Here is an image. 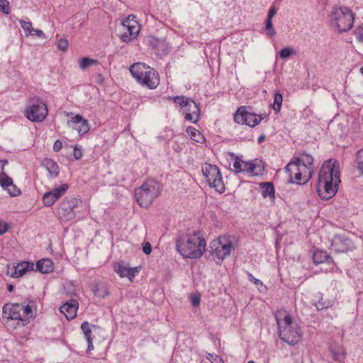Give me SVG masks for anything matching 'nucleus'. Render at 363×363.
I'll use <instances>...</instances> for the list:
<instances>
[{
  "label": "nucleus",
  "instance_id": "obj_1",
  "mask_svg": "<svg viewBox=\"0 0 363 363\" xmlns=\"http://www.w3.org/2000/svg\"><path fill=\"white\" fill-rule=\"evenodd\" d=\"M339 162L335 159L326 160L322 165L318 175L317 191L323 199H330L337 191L340 183Z\"/></svg>",
  "mask_w": 363,
  "mask_h": 363
},
{
  "label": "nucleus",
  "instance_id": "obj_2",
  "mask_svg": "<svg viewBox=\"0 0 363 363\" xmlns=\"http://www.w3.org/2000/svg\"><path fill=\"white\" fill-rule=\"evenodd\" d=\"M177 250L184 257L199 259L206 251V242L199 232L188 233L177 240Z\"/></svg>",
  "mask_w": 363,
  "mask_h": 363
},
{
  "label": "nucleus",
  "instance_id": "obj_3",
  "mask_svg": "<svg viewBox=\"0 0 363 363\" xmlns=\"http://www.w3.org/2000/svg\"><path fill=\"white\" fill-rule=\"evenodd\" d=\"M285 169L289 174L291 182L298 184H306L313 175V158L310 155H302L301 158L289 162Z\"/></svg>",
  "mask_w": 363,
  "mask_h": 363
},
{
  "label": "nucleus",
  "instance_id": "obj_4",
  "mask_svg": "<svg viewBox=\"0 0 363 363\" xmlns=\"http://www.w3.org/2000/svg\"><path fill=\"white\" fill-rule=\"evenodd\" d=\"M281 339L289 345H296L301 340V333L292 317L285 310H279L274 313Z\"/></svg>",
  "mask_w": 363,
  "mask_h": 363
},
{
  "label": "nucleus",
  "instance_id": "obj_5",
  "mask_svg": "<svg viewBox=\"0 0 363 363\" xmlns=\"http://www.w3.org/2000/svg\"><path fill=\"white\" fill-rule=\"evenodd\" d=\"M130 72L139 84L150 89L157 88L160 84L157 72L144 63H134L130 67Z\"/></svg>",
  "mask_w": 363,
  "mask_h": 363
},
{
  "label": "nucleus",
  "instance_id": "obj_6",
  "mask_svg": "<svg viewBox=\"0 0 363 363\" xmlns=\"http://www.w3.org/2000/svg\"><path fill=\"white\" fill-rule=\"evenodd\" d=\"M238 245L239 240L235 236L223 235L211 242V254L215 259L222 262L231 255Z\"/></svg>",
  "mask_w": 363,
  "mask_h": 363
},
{
  "label": "nucleus",
  "instance_id": "obj_7",
  "mask_svg": "<svg viewBox=\"0 0 363 363\" xmlns=\"http://www.w3.org/2000/svg\"><path fill=\"white\" fill-rule=\"evenodd\" d=\"M354 21V14L345 6H333L329 14L330 26L340 33L351 29Z\"/></svg>",
  "mask_w": 363,
  "mask_h": 363
},
{
  "label": "nucleus",
  "instance_id": "obj_8",
  "mask_svg": "<svg viewBox=\"0 0 363 363\" xmlns=\"http://www.w3.org/2000/svg\"><path fill=\"white\" fill-rule=\"evenodd\" d=\"M4 317L17 321L18 326H24L33 318L31 307L23 303H7L3 307Z\"/></svg>",
  "mask_w": 363,
  "mask_h": 363
},
{
  "label": "nucleus",
  "instance_id": "obj_9",
  "mask_svg": "<svg viewBox=\"0 0 363 363\" xmlns=\"http://www.w3.org/2000/svg\"><path fill=\"white\" fill-rule=\"evenodd\" d=\"M162 187L154 179H147L139 188L135 189V196L137 202L142 207H148L159 196Z\"/></svg>",
  "mask_w": 363,
  "mask_h": 363
},
{
  "label": "nucleus",
  "instance_id": "obj_10",
  "mask_svg": "<svg viewBox=\"0 0 363 363\" xmlns=\"http://www.w3.org/2000/svg\"><path fill=\"white\" fill-rule=\"evenodd\" d=\"M25 116L32 122H42L48 113V106L40 98L31 99L25 111Z\"/></svg>",
  "mask_w": 363,
  "mask_h": 363
},
{
  "label": "nucleus",
  "instance_id": "obj_11",
  "mask_svg": "<svg viewBox=\"0 0 363 363\" xmlns=\"http://www.w3.org/2000/svg\"><path fill=\"white\" fill-rule=\"evenodd\" d=\"M174 102L180 107V111L184 115L186 121L196 123L199 120L200 109L197 104L185 96L173 98Z\"/></svg>",
  "mask_w": 363,
  "mask_h": 363
},
{
  "label": "nucleus",
  "instance_id": "obj_12",
  "mask_svg": "<svg viewBox=\"0 0 363 363\" xmlns=\"http://www.w3.org/2000/svg\"><path fill=\"white\" fill-rule=\"evenodd\" d=\"M201 171L206 182L211 187L214 188L219 193L224 192L225 186L221 173L216 165L205 163L202 166Z\"/></svg>",
  "mask_w": 363,
  "mask_h": 363
},
{
  "label": "nucleus",
  "instance_id": "obj_13",
  "mask_svg": "<svg viewBox=\"0 0 363 363\" xmlns=\"http://www.w3.org/2000/svg\"><path fill=\"white\" fill-rule=\"evenodd\" d=\"M79 200L75 198L65 199L58 208V218L62 221L73 220L75 216L74 209L77 207Z\"/></svg>",
  "mask_w": 363,
  "mask_h": 363
},
{
  "label": "nucleus",
  "instance_id": "obj_14",
  "mask_svg": "<svg viewBox=\"0 0 363 363\" xmlns=\"http://www.w3.org/2000/svg\"><path fill=\"white\" fill-rule=\"evenodd\" d=\"M122 24L124 29L126 30L121 38L123 42H130L138 36L140 27L135 20V16L129 15L123 20Z\"/></svg>",
  "mask_w": 363,
  "mask_h": 363
},
{
  "label": "nucleus",
  "instance_id": "obj_15",
  "mask_svg": "<svg viewBox=\"0 0 363 363\" xmlns=\"http://www.w3.org/2000/svg\"><path fill=\"white\" fill-rule=\"evenodd\" d=\"M234 120L239 124L255 127L259 123L262 118L260 116L247 112L245 106H241L235 113Z\"/></svg>",
  "mask_w": 363,
  "mask_h": 363
},
{
  "label": "nucleus",
  "instance_id": "obj_16",
  "mask_svg": "<svg viewBox=\"0 0 363 363\" xmlns=\"http://www.w3.org/2000/svg\"><path fill=\"white\" fill-rule=\"evenodd\" d=\"M6 164L7 160L0 161V185L11 196H16L20 194V189L13 184V180L3 172L4 167Z\"/></svg>",
  "mask_w": 363,
  "mask_h": 363
},
{
  "label": "nucleus",
  "instance_id": "obj_17",
  "mask_svg": "<svg viewBox=\"0 0 363 363\" xmlns=\"http://www.w3.org/2000/svg\"><path fill=\"white\" fill-rule=\"evenodd\" d=\"M34 264L28 262H22L16 265L9 264L6 274L13 278H18L23 276L27 272L33 270Z\"/></svg>",
  "mask_w": 363,
  "mask_h": 363
},
{
  "label": "nucleus",
  "instance_id": "obj_18",
  "mask_svg": "<svg viewBox=\"0 0 363 363\" xmlns=\"http://www.w3.org/2000/svg\"><path fill=\"white\" fill-rule=\"evenodd\" d=\"M68 189V185L63 184L58 187L55 188L52 191L46 192L43 196V201L45 206H52L57 200L65 194Z\"/></svg>",
  "mask_w": 363,
  "mask_h": 363
},
{
  "label": "nucleus",
  "instance_id": "obj_19",
  "mask_svg": "<svg viewBox=\"0 0 363 363\" xmlns=\"http://www.w3.org/2000/svg\"><path fill=\"white\" fill-rule=\"evenodd\" d=\"M114 270L121 278L128 277L130 281H133L135 275L139 273L140 267H129L123 263H118L114 265Z\"/></svg>",
  "mask_w": 363,
  "mask_h": 363
},
{
  "label": "nucleus",
  "instance_id": "obj_20",
  "mask_svg": "<svg viewBox=\"0 0 363 363\" xmlns=\"http://www.w3.org/2000/svg\"><path fill=\"white\" fill-rule=\"evenodd\" d=\"M351 241L341 235H335L331 240V248L336 252H347L350 248Z\"/></svg>",
  "mask_w": 363,
  "mask_h": 363
},
{
  "label": "nucleus",
  "instance_id": "obj_21",
  "mask_svg": "<svg viewBox=\"0 0 363 363\" xmlns=\"http://www.w3.org/2000/svg\"><path fill=\"white\" fill-rule=\"evenodd\" d=\"M78 306V302L76 300L72 299L64 303L60 308V311L65 315L67 320L73 319L77 315Z\"/></svg>",
  "mask_w": 363,
  "mask_h": 363
},
{
  "label": "nucleus",
  "instance_id": "obj_22",
  "mask_svg": "<svg viewBox=\"0 0 363 363\" xmlns=\"http://www.w3.org/2000/svg\"><path fill=\"white\" fill-rule=\"evenodd\" d=\"M330 354L333 360L342 363L346 357L345 348L338 343H333L329 348Z\"/></svg>",
  "mask_w": 363,
  "mask_h": 363
},
{
  "label": "nucleus",
  "instance_id": "obj_23",
  "mask_svg": "<svg viewBox=\"0 0 363 363\" xmlns=\"http://www.w3.org/2000/svg\"><path fill=\"white\" fill-rule=\"evenodd\" d=\"M18 22L25 31L26 36L37 35L39 38H45L44 33L41 30L34 29L30 21L19 20Z\"/></svg>",
  "mask_w": 363,
  "mask_h": 363
},
{
  "label": "nucleus",
  "instance_id": "obj_24",
  "mask_svg": "<svg viewBox=\"0 0 363 363\" xmlns=\"http://www.w3.org/2000/svg\"><path fill=\"white\" fill-rule=\"evenodd\" d=\"M36 268L43 274H48L53 271L54 264L50 259H42L36 263Z\"/></svg>",
  "mask_w": 363,
  "mask_h": 363
},
{
  "label": "nucleus",
  "instance_id": "obj_25",
  "mask_svg": "<svg viewBox=\"0 0 363 363\" xmlns=\"http://www.w3.org/2000/svg\"><path fill=\"white\" fill-rule=\"evenodd\" d=\"M43 166L47 169L51 177H55L59 174V167L54 160L46 158L43 161Z\"/></svg>",
  "mask_w": 363,
  "mask_h": 363
},
{
  "label": "nucleus",
  "instance_id": "obj_26",
  "mask_svg": "<svg viewBox=\"0 0 363 363\" xmlns=\"http://www.w3.org/2000/svg\"><path fill=\"white\" fill-rule=\"evenodd\" d=\"M262 196L264 198L269 197L272 201L275 199V191L272 183L264 182L260 184Z\"/></svg>",
  "mask_w": 363,
  "mask_h": 363
},
{
  "label": "nucleus",
  "instance_id": "obj_27",
  "mask_svg": "<svg viewBox=\"0 0 363 363\" xmlns=\"http://www.w3.org/2000/svg\"><path fill=\"white\" fill-rule=\"evenodd\" d=\"M186 131H187L189 135L190 136V138L194 142L201 143V144H202L205 142V137L198 130H196L192 127H188L186 129Z\"/></svg>",
  "mask_w": 363,
  "mask_h": 363
},
{
  "label": "nucleus",
  "instance_id": "obj_28",
  "mask_svg": "<svg viewBox=\"0 0 363 363\" xmlns=\"http://www.w3.org/2000/svg\"><path fill=\"white\" fill-rule=\"evenodd\" d=\"M313 261L315 264L323 263L328 262L330 259L328 253L323 250H317L313 254Z\"/></svg>",
  "mask_w": 363,
  "mask_h": 363
},
{
  "label": "nucleus",
  "instance_id": "obj_29",
  "mask_svg": "<svg viewBox=\"0 0 363 363\" xmlns=\"http://www.w3.org/2000/svg\"><path fill=\"white\" fill-rule=\"evenodd\" d=\"M98 63V61L94 59H91L87 57H84L78 60V64L82 70H84L89 67L95 65Z\"/></svg>",
  "mask_w": 363,
  "mask_h": 363
},
{
  "label": "nucleus",
  "instance_id": "obj_30",
  "mask_svg": "<svg viewBox=\"0 0 363 363\" xmlns=\"http://www.w3.org/2000/svg\"><path fill=\"white\" fill-rule=\"evenodd\" d=\"M93 292L95 296L101 298H104L108 295L107 287L101 284H96L93 289Z\"/></svg>",
  "mask_w": 363,
  "mask_h": 363
},
{
  "label": "nucleus",
  "instance_id": "obj_31",
  "mask_svg": "<svg viewBox=\"0 0 363 363\" xmlns=\"http://www.w3.org/2000/svg\"><path fill=\"white\" fill-rule=\"evenodd\" d=\"M91 326L90 325V324L86 321L82 323V324L81 325V329L83 331L84 335L86 341L92 340V337H91L92 332H91Z\"/></svg>",
  "mask_w": 363,
  "mask_h": 363
},
{
  "label": "nucleus",
  "instance_id": "obj_32",
  "mask_svg": "<svg viewBox=\"0 0 363 363\" xmlns=\"http://www.w3.org/2000/svg\"><path fill=\"white\" fill-rule=\"evenodd\" d=\"M283 96L280 93H276L274 96L273 109L277 112H279L281 108Z\"/></svg>",
  "mask_w": 363,
  "mask_h": 363
},
{
  "label": "nucleus",
  "instance_id": "obj_33",
  "mask_svg": "<svg viewBox=\"0 0 363 363\" xmlns=\"http://www.w3.org/2000/svg\"><path fill=\"white\" fill-rule=\"evenodd\" d=\"M295 54H296L295 49L293 48H291V47L284 48L281 49L279 52V57L281 59H284V60L289 58L290 56L295 55Z\"/></svg>",
  "mask_w": 363,
  "mask_h": 363
},
{
  "label": "nucleus",
  "instance_id": "obj_34",
  "mask_svg": "<svg viewBox=\"0 0 363 363\" xmlns=\"http://www.w3.org/2000/svg\"><path fill=\"white\" fill-rule=\"evenodd\" d=\"M357 167L363 175V148L357 153Z\"/></svg>",
  "mask_w": 363,
  "mask_h": 363
},
{
  "label": "nucleus",
  "instance_id": "obj_35",
  "mask_svg": "<svg viewBox=\"0 0 363 363\" xmlns=\"http://www.w3.org/2000/svg\"><path fill=\"white\" fill-rule=\"evenodd\" d=\"M79 128H77V130L79 135H84L89 132L90 128L87 120L82 121L79 123Z\"/></svg>",
  "mask_w": 363,
  "mask_h": 363
},
{
  "label": "nucleus",
  "instance_id": "obj_36",
  "mask_svg": "<svg viewBox=\"0 0 363 363\" xmlns=\"http://www.w3.org/2000/svg\"><path fill=\"white\" fill-rule=\"evenodd\" d=\"M264 30L268 36L273 37L275 35L276 31L272 26V22L271 20L267 19Z\"/></svg>",
  "mask_w": 363,
  "mask_h": 363
},
{
  "label": "nucleus",
  "instance_id": "obj_37",
  "mask_svg": "<svg viewBox=\"0 0 363 363\" xmlns=\"http://www.w3.org/2000/svg\"><path fill=\"white\" fill-rule=\"evenodd\" d=\"M242 172L252 173L255 169V165L252 162L242 161Z\"/></svg>",
  "mask_w": 363,
  "mask_h": 363
},
{
  "label": "nucleus",
  "instance_id": "obj_38",
  "mask_svg": "<svg viewBox=\"0 0 363 363\" xmlns=\"http://www.w3.org/2000/svg\"><path fill=\"white\" fill-rule=\"evenodd\" d=\"M9 1H0V11L5 14L10 13Z\"/></svg>",
  "mask_w": 363,
  "mask_h": 363
},
{
  "label": "nucleus",
  "instance_id": "obj_39",
  "mask_svg": "<svg viewBox=\"0 0 363 363\" xmlns=\"http://www.w3.org/2000/svg\"><path fill=\"white\" fill-rule=\"evenodd\" d=\"M242 160L239 158H236L233 162V167L237 173L242 172Z\"/></svg>",
  "mask_w": 363,
  "mask_h": 363
},
{
  "label": "nucleus",
  "instance_id": "obj_40",
  "mask_svg": "<svg viewBox=\"0 0 363 363\" xmlns=\"http://www.w3.org/2000/svg\"><path fill=\"white\" fill-rule=\"evenodd\" d=\"M68 41L66 39L61 38L57 42V47L61 50H66L68 48Z\"/></svg>",
  "mask_w": 363,
  "mask_h": 363
},
{
  "label": "nucleus",
  "instance_id": "obj_41",
  "mask_svg": "<svg viewBox=\"0 0 363 363\" xmlns=\"http://www.w3.org/2000/svg\"><path fill=\"white\" fill-rule=\"evenodd\" d=\"M85 119L79 114H77L74 116H73L70 120L67 121V123L69 124V123H72L74 124H79L82 121H84Z\"/></svg>",
  "mask_w": 363,
  "mask_h": 363
},
{
  "label": "nucleus",
  "instance_id": "obj_42",
  "mask_svg": "<svg viewBox=\"0 0 363 363\" xmlns=\"http://www.w3.org/2000/svg\"><path fill=\"white\" fill-rule=\"evenodd\" d=\"M9 224L5 221H0V235H4L9 229Z\"/></svg>",
  "mask_w": 363,
  "mask_h": 363
},
{
  "label": "nucleus",
  "instance_id": "obj_43",
  "mask_svg": "<svg viewBox=\"0 0 363 363\" xmlns=\"http://www.w3.org/2000/svg\"><path fill=\"white\" fill-rule=\"evenodd\" d=\"M190 299L193 306L196 307L200 304L201 298L199 295L191 294L190 296Z\"/></svg>",
  "mask_w": 363,
  "mask_h": 363
},
{
  "label": "nucleus",
  "instance_id": "obj_44",
  "mask_svg": "<svg viewBox=\"0 0 363 363\" xmlns=\"http://www.w3.org/2000/svg\"><path fill=\"white\" fill-rule=\"evenodd\" d=\"M207 358L212 363H223V359L219 356H218L216 354H209Z\"/></svg>",
  "mask_w": 363,
  "mask_h": 363
},
{
  "label": "nucleus",
  "instance_id": "obj_45",
  "mask_svg": "<svg viewBox=\"0 0 363 363\" xmlns=\"http://www.w3.org/2000/svg\"><path fill=\"white\" fill-rule=\"evenodd\" d=\"M143 251L145 255H150L152 252V246L149 242L143 244Z\"/></svg>",
  "mask_w": 363,
  "mask_h": 363
},
{
  "label": "nucleus",
  "instance_id": "obj_46",
  "mask_svg": "<svg viewBox=\"0 0 363 363\" xmlns=\"http://www.w3.org/2000/svg\"><path fill=\"white\" fill-rule=\"evenodd\" d=\"M355 35L358 41L363 43V28L356 29Z\"/></svg>",
  "mask_w": 363,
  "mask_h": 363
},
{
  "label": "nucleus",
  "instance_id": "obj_47",
  "mask_svg": "<svg viewBox=\"0 0 363 363\" xmlns=\"http://www.w3.org/2000/svg\"><path fill=\"white\" fill-rule=\"evenodd\" d=\"M73 155L76 160H79L82 157V152L81 150H79L76 145L74 147Z\"/></svg>",
  "mask_w": 363,
  "mask_h": 363
},
{
  "label": "nucleus",
  "instance_id": "obj_48",
  "mask_svg": "<svg viewBox=\"0 0 363 363\" xmlns=\"http://www.w3.org/2000/svg\"><path fill=\"white\" fill-rule=\"evenodd\" d=\"M249 279H250V281H253V282H254V284H255L256 286H259V285H260V286H262V285H263V284H262V282L260 280H259V279H257L255 278V277L252 275V274H249Z\"/></svg>",
  "mask_w": 363,
  "mask_h": 363
},
{
  "label": "nucleus",
  "instance_id": "obj_49",
  "mask_svg": "<svg viewBox=\"0 0 363 363\" xmlns=\"http://www.w3.org/2000/svg\"><path fill=\"white\" fill-rule=\"evenodd\" d=\"M62 143L60 140H56L53 145V150L55 152H58L62 149Z\"/></svg>",
  "mask_w": 363,
  "mask_h": 363
},
{
  "label": "nucleus",
  "instance_id": "obj_50",
  "mask_svg": "<svg viewBox=\"0 0 363 363\" xmlns=\"http://www.w3.org/2000/svg\"><path fill=\"white\" fill-rule=\"evenodd\" d=\"M276 13H277V9L274 7L271 8L268 13L267 19H269L272 21V18L274 16Z\"/></svg>",
  "mask_w": 363,
  "mask_h": 363
},
{
  "label": "nucleus",
  "instance_id": "obj_51",
  "mask_svg": "<svg viewBox=\"0 0 363 363\" xmlns=\"http://www.w3.org/2000/svg\"><path fill=\"white\" fill-rule=\"evenodd\" d=\"M87 342H88V350H87V352H90V351H91L94 349L93 341L91 340H88Z\"/></svg>",
  "mask_w": 363,
  "mask_h": 363
},
{
  "label": "nucleus",
  "instance_id": "obj_52",
  "mask_svg": "<svg viewBox=\"0 0 363 363\" xmlns=\"http://www.w3.org/2000/svg\"><path fill=\"white\" fill-rule=\"evenodd\" d=\"M8 290H9V291H10V292L13 291V285H11H11H9V286H8Z\"/></svg>",
  "mask_w": 363,
  "mask_h": 363
},
{
  "label": "nucleus",
  "instance_id": "obj_53",
  "mask_svg": "<svg viewBox=\"0 0 363 363\" xmlns=\"http://www.w3.org/2000/svg\"><path fill=\"white\" fill-rule=\"evenodd\" d=\"M264 137L263 136H261L259 138V142H261L262 140H263Z\"/></svg>",
  "mask_w": 363,
  "mask_h": 363
},
{
  "label": "nucleus",
  "instance_id": "obj_54",
  "mask_svg": "<svg viewBox=\"0 0 363 363\" xmlns=\"http://www.w3.org/2000/svg\"><path fill=\"white\" fill-rule=\"evenodd\" d=\"M247 363H255L253 361H250Z\"/></svg>",
  "mask_w": 363,
  "mask_h": 363
}]
</instances>
